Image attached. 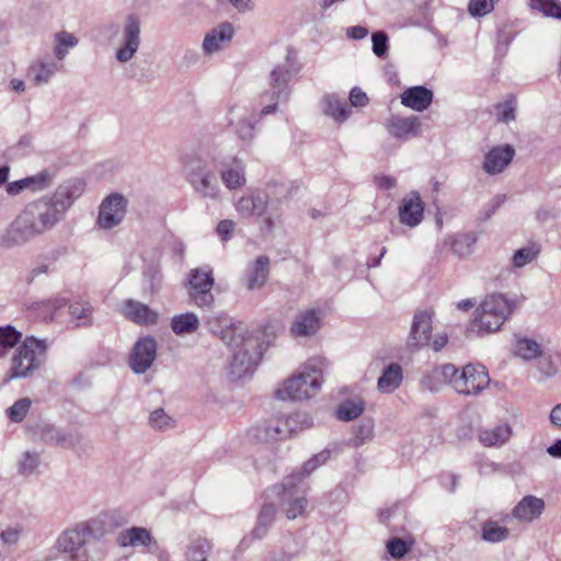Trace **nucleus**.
<instances>
[{
  "instance_id": "obj_1",
  "label": "nucleus",
  "mask_w": 561,
  "mask_h": 561,
  "mask_svg": "<svg viewBox=\"0 0 561 561\" xmlns=\"http://www.w3.org/2000/svg\"><path fill=\"white\" fill-rule=\"evenodd\" d=\"M84 186L82 180L69 179L59 184L53 195L27 204L1 237V244L4 248L20 247L53 230L82 195Z\"/></svg>"
},
{
  "instance_id": "obj_2",
  "label": "nucleus",
  "mask_w": 561,
  "mask_h": 561,
  "mask_svg": "<svg viewBox=\"0 0 561 561\" xmlns=\"http://www.w3.org/2000/svg\"><path fill=\"white\" fill-rule=\"evenodd\" d=\"M209 332L218 336L232 352L229 374L239 379L252 373L261 360V344L242 322H233L227 316L210 318L207 321Z\"/></svg>"
},
{
  "instance_id": "obj_3",
  "label": "nucleus",
  "mask_w": 561,
  "mask_h": 561,
  "mask_svg": "<svg viewBox=\"0 0 561 561\" xmlns=\"http://www.w3.org/2000/svg\"><path fill=\"white\" fill-rule=\"evenodd\" d=\"M325 367L327 360L323 357L318 356L308 359L297 375L288 378L277 389L276 397L279 400L291 401L308 400L314 397L321 388Z\"/></svg>"
},
{
  "instance_id": "obj_4",
  "label": "nucleus",
  "mask_w": 561,
  "mask_h": 561,
  "mask_svg": "<svg viewBox=\"0 0 561 561\" xmlns=\"http://www.w3.org/2000/svg\"><path fill=\"white\" fill-rule=\"evenodd\" d=\"M516 302L508 300L503 294H492L484 298L476 310L469 331L479 335L497 331L508 319Z\"/></svg>"
},
{
  "instance_id": "obj_5",
  "label": "nucleus",
  "mask_w": 561,
  "mask_h": 561,
  "mask_svg": "<svg viewBox=\"0 0 561 561\" xmlns=\"http://www.w3.org/2000/svg\"><path fill=\"white\" fill-rule=\"evenodd\" d=\"M46 351V340L26 336L12 357L8 380L25 378L37 370L44 363Z\"/></svg>"
},
{
  "instance_id": "obj_6",
  "label": "nucleus",
  "mask_w": 561,
  "mask_h": 561,
  "mask_svg": "<svg viewBox=\"0 0 561 561\" xmlns=\"http://www.w3.org/2000/svg\"><path fill=\"white\" fill-rule=\"evenodd\" d=\"M293 77L290 66L288 64L275 66L270 73V90L260 95V103L264 105L260 112L261 116L272 114L277 108L279 101H287L289 98V81Z\"/></svg>"
},
{
  "instance_id": "obj_7",
  "label": "nucleus",
  "mask_w": 561,
  "mask_h": 561,
  "mask_svg": "<svg viewBox=\"0 0 561 561\" xmlns=\"http://www.w3.org/2000/svg\"><path fill=\"white\" fill-rule=\"evenodd\" d=\"M187 181L195 193L204 198L218 199L220 188L216 174L207 169L206 162L192 158L185 163Z\"/></svg>"
},
{
  "instance_id": "obj_8",
  "label": "nucleus",
  "mask_w": 561,
  "mask_h": 561,
  "mask_svg": "<svg viewBox=\"0 0 561 561\" xmlns=\"http://www.w3.org/2000/svg\"><path fill=\"white\" fill-rule=\"evenodd\" d=\"M188 297L199 308H210L215 302L211 288L215 284L210 267L193 268L188 273Z\"/></svg>"
},
{
  "instance_id": "obj_9",
  "label": "nucleus",
  "mask_w": 561,
  "mask_h": 561,
  "mask_svg": "<svg viewBox=\"0 0 561 561\" xmlns=\"http://www.w3.org/2000/svg\"><path fill=\"white\" fill-rule=\"evenodd\" d=\"M296 485L295 474H290L284 479L280 485H273L265 492L266 497H270V494H275L279 499L288 519H295L302 515L307 506L306 496L297 494Z\"/></svg>"
},
{
  "instance_id": "obj_10",
  "label": "nucleus",
  "mask_w": 561,
  "mask_h": 561,
  "mask_svg": "<svg viewBox=\"0 0 561 561\" xmlns=\"http://www.w3.org/2000/svg\"><path fill=\"white\" fill-rule=\"evenodd\" d=\"M141 20L136 13H129L123 21V34L119 46L115 53L118 62L130 61L138 51L141 43Z\"/></svg>"
},
{
  "instance_id": "obj_11",
  "label": "nucleus",
  "mask_w": 561,
  "mask_h": 561,
  "mask_svg": "<svg viewBox=\"0 0 561 561\" xmlns=\"http://www.w3.org/2000/svg\"><path fill=\"white\" fill-rule=\"evenodd\" d=\"M461 378L456 381V392L463 396H478L490 385L489 373L483 365L468 364L461 369Z\"/></svg>"
},
{
  "instance_id": "obj_12",
  "label": "nucleus",
  "mask_w": 561,
  "mask_h": 561,
  "mask_svg": "<svg viewBox=\"0 0 561 561\" xmlns=\"http://www.w3.org/2000/svg\"><path fill=\"white\" fill-rule=\"evenodd\" d=\"M127 199L119 193L106 196L99 208L98 225L108 230L118 226L127 213Z\"/></svg>"
},
{
  "instance_id": "obj_13",
  "label": "nucleus",
  "mask_w": 561,
  "mask_h": 561,
  "mask_svg": "<svg viewBox=\"0 0 561 561\" xmlns=\"http://www.w3.org/2000/svg\"><path fill=\"white\" fill-rule=\"evenodd\" d=\"M433 313L427 310H419L414 313L410 332L407 340V346L415 352L425 346H430Z\"/></svg>"
},
{
  "instance_id": "obj_14",
  "label": "nucleus",
  "mask_w": 561,
  "mask_h": 561,
  "mask_svg": "<svg viewBox=\"0 0 561 561\" xmlns=\"http://www.w3.org/2000/svg\"><path fill=\"white\" fill-rule=\"evenodd\" d=\"M157 356V342L151 336L139 339L129 356V367L135 374L146 373Z\"/></svg>"
},
{
  "instance_id": "obj_15",
  "label": "nucleus",
  "mask_w": 561,
  "mask_h": 561,
  "mask_svg": "<svg viewBox=\"0 0 561 561\" xmlns=\"http://www.w3.org/2000/svg\"><path fill=\"white\" fill-rule=\"evenodd\" d=\"M461 371L453 364L434 367L421 379L423 389L438 391L444 385H449L456 391V381L461 378Z\"/></svg>"
},
{
  "instance_id": "obj_16",
  "label": "nucleus",
  "mask_w": 561,
  "mask_h": 561,
  "mask_svg": "<svg viewBox=\"0 0 561 561\" xmlns=\"http://www.w3.org/2000/svg\"><path fill=\"white\" fill-rule=\"evenodd\" d=\"M35 435L45 444L64 448H71L81 442L78 432H62L60 428L42 422L35 426Z\"/></svg>"
},
{
  "instance_id": "obj_17",
  "label": "nucleus",
  "mask_w": 561,
  "mask_h": 561,
  "mask_svg": "<svg viewBox=\"0 0 561 561\" xmlns=\"http://www.w3.org/2000/svg\"><path fill=\"white\" fill-rule=\"evenodd\" d=\"M399 221L409 228L417 227L424 218V203L417 191H411L398 208Z\"/></svg>"
},
{
  "instance_id": "obj_18",
  "label": "nucleus",
  "mask_w": 561,
  "mask_h": 561,
  "mask_svg": "<svg viewBox=\"0 0 561 561\" xmlns=\"http://www.w3.org/2000/svg\"><path fill=\"white\" fill-rule=\"evenodd\" d=\"M268 195L261 190L250 191L236 203V210L243 218L263 217L268 205Z\"/></svg>"
},
{
  "instance_id": "obj_19",
  "label": "nucleus",
  "mask_w": 561,
  "mask_h": 561,
  "mask_svg": "<svg viewBox=\"0 0 561 561\" xmlns=\"http://www.w3.org/2000/svg\"><path fill=\"white\" fill-rule=\"evenodd\" d=\"M270 257L259 255L248 263L241 282L248 290L261 289L267 282L270 275Z\"/></svg>"
},
{
  "instance_id": "obj_20",
  "label": "nucleus",
  "mask_w": 561,
  "mask_h": 561,
  "mask_svg": "<svg viewBox=\"0 0 561 561\" xmlns=\"http://www.w3.org/2000/svg\"><path fill=\"white\" fill-rule=\"evenodd\" d=\"M515 150L511 145L492 148L484 157L483 170L491 175L501 173L513 160Z\"/></svg>"
},
{
  "instance_id": "obj_21",
  "label": "nucleus",
  "mask_w": 561,
  "mask_h": 561,
  "mask_svg": "<svg viewBox=\"0 0 561 561\" xmlns=\"http://www.w3.org/2000/svg\"><path fill=\"white\" fill-rule=\"evenodd\" d=\"M421 125L417 116H393L389 119L387 129L394 138L408 140L421 135Z\"/></svg>"
},
{
  "instance_id": "obj_22",
  "label": "nucleus",
  "mask_w": 561,
  "mask_h": 561,
  "mask_svg": "<svg viewBox=\"0 0 561 561\" xmlns=\"http://www.w3.org/2000/svg\"><path fill=\"white\" fill-rule=\"evenodd\" d=\"M122 313L126 319L140 325H150L158 321L157 311L134 299H126L123 302Z\"/></svg>"
},
{
  "instance_id": "obj_23",
  "label": "nucleus",
  "mask_w": 561,
  "mask_h": 561,
  "mask_svg": "<svg viewBox=\"0 0 561 561\" xmlns=\"http://www.w3.org/2000/svg\"><path fill=\"white\" fill-rule=\"evenodd\" d=\"M234 34L232 24L226 22L213 28L206 34L203 41V51L206 55H213L220 51L225 44L231 42Z\"/></svg>"
},
{
  "instance_id": "obj_24",
  "label": "nucleus",
  "mask_w": 561,
  "mask_h": 561,
  "mask_svg": "<svg viewBox=\"0 0 561 561\" xmlns=\"http://www.w3.org/2000/svg\"><path fill=\"white\" fill-rule=\"evenodd\" d=\"M433 91L424 85H415L405 89L400 99L401 103L416 112H423L428 108L433 102Z\"/></svg>"
},
{
  "instance_id": "obj_25",
  "label": "nucleus",
  "mask_w": 561,
  "mask_h": 561,
  "mask_svg": "<svg viewBox=\"0 0 561 561\" xmlns=\"http://www.w3.org/2000/svg\"><path fill=\"white\" fill-rule=\"evenodd\" d=\"M545 510V502L535 495L524 496L513 508L512 515L519 522H531L538 518Z\"/></svg>"
},
{
  "instance_id": "obj_26",
  "label": "nucleus",
  "mask_w": 561,
  "mask_h": 561,
  "mask_svg": "<svg viewBox=\"0 0 561 561\" xmlns=\"http://www.w3.org/2000/svg\"><path fill=\"white\" fill-rule=\"evenodd\" d=\"M321 311L310 309L297 316L291 324V333L295 336H310L316 334L321 325Z\"/></svg>"
},
{
  "instance_id": "obj_27",
  "label": "nucleus",
  "mask_w": 561,
  "mask_h": 561,
  "mask_svg": "<svg viewBox=\"0 0 561 561\" xmlns=\"http://www.w3.org/2000/svg\"><path fill=\"white\" fill-rule=\"evenodd\" d=\"M59 65L57 61L49 59H36L27 69V78L35 85L47 84L51 78L58 72Z\"/></svg>"
},
{
  "instance_id": "obj_28",
  "label": "nucleus",
  "mask_w": 561,
  "mask_h": 561,
  "mask_svg": "<svg viewBox=\"0 0 561 561\" xmlns=\"http://www.w3.org/2000/svg\"><path fill=\"white\" fill-rule=\"evenodd\" d=\"M270 497L264 495V503L259 511L256 523L251 531V537L256 540L265 538L273 526L276 518V505L272 502H267Z\"/></svg>"
},
{
  "instance_id": "obj_29",
  "label": "nucleus",
  "mask_w": 561,
  "mask_h": 561,
  "mask_svg": "<svg viewBox=\"0 0 561 561\" xmlns=\"http://www.w3.org/2000/svg\"><path fill=\"white\" fill-rule=\"evenodd\" d=\"M512 434V427L506 423H502L494 427L481 428L478 433V438L485 447H501L510 440Z\"/></svg>"
},
{
  "instance_id": "obj_30",
  "label": "nucleus",
  "mask_w": 561,
  "mask_h": 561,
  "mask_svg": "<svg viewBox=\"0 0 561 561\" xmlns=\"http://www.w3.org/2000/svg\"><path fill=\"white\" fill-rule=\"evenodd\" d=\"M403 369L400 364L391 363L387 365L377 381V389L381 393H392L402 383Z\"/></svg>"
},
{
  "instance_id": "obj_31",
  "label": "nucleus",
  "mask_w": 561,
  "mask_h": 561,
  "mask_svg": "<svg viewBox=\"0 0 561 561\" xmlns=\"http://www.w3.org/2000/svg\"><path fill=\"white\" fill-rule=\"evenodd\" d=\"M85 528L68 529L58 537L56 547L59 551L69 553V556L81 552L85 542Z\"/></svg>"
},
{
  "instance_id": "obj_32",
  "label": "nucleus",
  "mask_w": 561,
  "mask_h": 561,
  "mask_svg": "<svg viewBox=\"0 0 561 561\" xmlns=\"http://www.w3.org/2000/svg\"><path fill=\"white\" fill-rule=\"evenodd\" d=\"M254 432L256 439L264 443L279 440L291 435V432H288V427L285 425V421L282 420H272L259 425L254 428Z\"/></svg>"
},
{
  "instance_id": "obj_33",
  "label": "nucleus",
  "mask_w": 561,
  "mask_h": 561,
  "mask_svg": "<svg viewBox=\"0 0 561 561\" xmlns=\"http://www.w3.org/2000/svg\"><path fill=\"white\" fill-rule=\"evenodd\" d=\"M220 178L228 190L242 187L247 182L243 162L238 158H233L231 167L220 170Z\"/></svg>"
},
{
  "instance_id": "obj_34",
  "label": "nucleus",
  "mask_w": 561,
  "mask_h": 561,
  "mask_svg": "<svg viewBox=\"0 0 561 561\" xmlns=\"http://www.w3.org/2000/svg\"><path fill=\"white\" fill-rule=\"evenodd\" d=\"M152 537L146 528L130 527L121 531L117 536V543L121 547L149 546Z\"/></svg>"
},
{
  "instance_id": "obj_35",
  "label": "nucleus",
  "mask_w": 561,
  "mask_h": 561,
  "mask_svg": "<svg viewBox=\"0 0 561 561\" xmlns=\"http://www.w3.org/2000/svg\"><path fill=\"white\" fill-rule=\"evenodd\" d=\"M199 320L193 312L176 314L171 319V329L176 335L192 334L197 331Z\"/></svg>"
},
{
  "instance_id": "obj_36",
  "label": "nucleus",
  "mask_w": 561,
  "mask_h": 561,
  "mask_svg": "<svg viewBox=\"0 0 561 561\" xmlns=\"http://www.w3.org/2000/svg\"><path fill=\"white\" fill-rule=\"evenodd\" d=\"M67 304V299L62 297H55L47 300H42L38 302H35L32 306V309L36 313V316L43 320L48 321L53 320L56 312L65 307Z\"/></svg>"
},
{
  "instance_id": "obj_37",
  "label": "nucleus",
  "mask_w": 561,
  "mask_h": 561,
  "mask_svg": "<svg viewBox=\"0 0 561 561\" xmlns=\"http://www.w3.org/2000/svg\"><path fill=\"white\" fill-rule=\"evenodd\" d=\"M510 536V529L501 526L497 522L486 519L481 525V538L490 543H499L505 541Z\"/></svg>"
},
{
  "instance_id": "obj_38",
  "label": "nucleus",
  "mask_w": 561,
  "mask_h": 561,
  "mask_svg": "<svg viewBox=\"0 0 561 561\" xmlns=\"http://www.w3.org/2000/svg\"><path fill=\"white\" fill-rule=\"evenodd\" d=\"M541 247L538 242H530L526 247L516 250L512 256L514 268H522L534 262L540 254Z\"/></svg>"
},
{
  "instance_id": "obj_39",
  "label": "nucleus",
  "mask_w": 561,
  "mask_h": 561,
  "mask_svg": "<svg viewBox=\"0 0 561 561\" xmlns=\"http://www.w3.org/2000/svg\"><path fill=\"white\" fill-rule=\"evenodd\" d=\"M374 421L371 419L362 420L356 426H354V435L348 440V446L359 447L374 437Z\"/></svg>"
},
{
  "instance_id": "obj_40",
  "label": "nucleus",
  "mask_w": 561,
  "mask_h": 561,
  "mask_svg": "<svg viewBox=\"0 0 561 561\" xmlns=\"http://www.w3.org/2000/svg\"><path fill=\"white\" fill-rule=\"evenodd\" d=\"M92 312L93 307L87 301H76L69 306L71 319L77 321L78 327L91 325Z\"/></svg>"
},
{
  "instance_id": "obj_41",
  "label": "nucleus",
  "mask_w": 561,
  "mask_h": 561,
  "mask_svg": "<svg viewBox=\"0 0 561 561\" xmlns=\"http://www.w3.org/2000/svg\"><path fill=\"white\" fill-rule=\"evenodd\" d=\"M324 113L336 121H345L351 113V107L347 103L336 99L333 95H327L324 98Z\"/></svg>"
},
{
  "instance_id": "obj_42",
  "label": "nucleus",
  "mask_w": 561,
  "mask_h": 561,
  "mask_svg": "<svg viewBox=\"0 0 561 561\" xmlns=\"http://www.w3.org/2000/svg\"><path fill=\"white\" fill-rule=\"evenodd\" d=\"M515 353L525 360H530L541 354V346L531 339L516 337Z\"/></svg>"
},
{
  "instance_id": "obj_43",
  "label": "nucleus",
  "mask_w": 561,
  "mask_h": 561,
  "mask_svg": "<svg viewBox=\"0 0 561 561\" xmlns=\"http://www.w3.org/2000/svg\"><path fill=\"white\" fill-rule=\"evenodd\" d=\"M365 410L363 400H347L336 410V417L344 422L357 419Z\"/></svg>"
},
{
  "instance_id": "obj_44",
  "label": "nucleus",
  "mask_w": 561,
  "mask_h": 561,
  "mask_svg": "<svg viewBox=\"0 0 561 561\" xmlns=\"http://www.w3.org/2000/svg\"><path fill=\"white\" fill-rule=\"evenodd\" d=\"M476 242L473 233L457 234L451 239V251L459 257L468 256L472 253Z\"/></svg>"
},
{
  "instance_id": "obj_45",
  "label": "nucleus",
  "mask_w": 561,
  "mask_h": 561,
  "mask_svg": "<svg viewBox=\"0 0 561 561\" xmlns=\"http://www.w3.org/2000/svg\"><path fill=\"white\" fill-rule=\"evenodd\" d=\"M55 43L54 54L58 60H62L68 54V49L77 46L78 38L73 34L62 31L55 35Z\"/></svg>"
},
{
  "instance_id": "obj_46",
  "label": "nucleus",
  "mask_w": 561,
  "mask_h": 561,
  "mask_svg": "<svg viewBox=\"0 0 561 561\" xmlns=\"http://www.w3.org/2000/svg\"><path fill=\"white\" fill-rule=\"evenodd\" d=\"M22 334L12 325L0 327V357L21 341Z\"/></svg>"
},
{
  "instance_id": "obj_47",
  "label": "nucleus",
  "mask_w": 561,
  "mask_h": 561,
  "mask_svg": "<svg viewBox=\"0 0 561 561\" xmlns=\"http://www.w3.org/2000/svg\"><path fill=\"white\" fill-rule=\"evenodd\" d=\"M261 115L251 114L250 116L241 118L236 127V134L243 142H251L254 138L255 124L259 122Z\"/></svg>"
},
{
  "instance_id": "obj_48",
  "label": "nucleus",
  "mask_w": 561,
  "mask_h": 561,
  "mask_svg": "<svg viewBox=\"0 0 561 561\" xmlns=\"http://www.w3.org/2000/svg\"><path fill=\"white\" fill-rule=\"evenodd\" d=\"M210 550V543L206 539H196L187 547V561H208L207 554Z\"/></svg>"
},
{
  "instance_id": "obj_49",
  "label": "nucleus",
  "mask_w": 561,
  "mask_h": 561,
  "mask_svg": "<svg viewBox=\"0 0 561 561\" xmlns=\"http://www.w3.org/2000/svg\"><path fill=\"white\" fill-rule=\"evenodd\" d=\"M530 5L545 16L561 20V2L559 0H530Z\"/></svg>"
},
{
  "instance_id": "obj_50",
  "label": "nucleus",
  "mask_w": 561,
  "mask_h": 561,
  "mask_svg": "<svg viewBox=\"0 0 561 561\" xmlns=\"http://www.w3.org/2000/svg\"><path fill=\"white\" fill-rule=\"evenodd\" d=\"M31 405L32 401L28 398L19 399L13 405L7 409L5 414L10 421L20 423L25 419Z\"/></svg>"
},
{
  "instance_id": "obj_51",
  "label": "nucleus",
  "mask_w": 561,
  "mask_h": 561,
  "mask_svg": "<svg viewBox=\"0 0 561 561\" xmlns=\"http://www.w3.org/2000/svg\"><path fill=\"white\" fill-rule=\"evenodd\" d=\"M285 425L288 427V432H291V434H295L299 431L311 427L312 426V417L307 413L297 412V413L289 415L285 420Z\"/></svg>"
},
{
  "instance_id": "obj_52",
  "label": "nucleus",
  "mask_w": 561,
  "mask_h": 561,
  "mask_svg": "<svg viewBox=\"0 0 561 561\" xmlns=\"http://www.w3.org/2000/svg\"><path fill=\"white\" fill-rule=\"evenodd\" d=\"M412 549V541L409 542L399 537H392L387 542V551L393 559L404 557Z\"/></svg>"
},
{
  "instance_id": "obj_53",
  "label": "nucleus",
  "mask_w": 561,
  "mask_h": 561,
  "mask_svg": "<svg viewBox=\"0 0 561 561\" xmlns=\"http://www.w3.org/2000/svg\"><path fill=\"white\" fill-rule=\"evenodd\" d=\"M173 420L169 416L163 409L159 408L152 411L149 415V424L152 428L164 431L173 427Z\"/></svg>"
},
{
  "instance_id": "obj_54",
  "label": "nucleus",
  "mask_w": 561,
  "mask_h": 561,
  "mask_svg": "<svg viewBox=\"0 0 561 561\" xmlns=\"http://www.w3.org/2000/svg\"><path fill=\"white\" fill-rule=\"evenodd\" d=\"M516 100L510 96L505 102L496 105V117L499 122L510 123L515 119Z\"/></svg>"
},
{
  "instance_id": "obj_55",
  "label": "nucleus",
  "mask_w": 561,
  "mask_h": 561,
  "mask_svg": "<svg viewBox=\"0 0 561 561\" xmlns=\"http://www.w3.org/2000/svg\"><path fill=\"white\" fill-rule=\"evenodd\" d=\"M25 181L28 190L37 192L47 188L53 182V176L47 170H44L35 175L26 176Z\"/></svg>"
},
{
  "instance_id": "obj_56",
  "label": "nucleus",
  "mask_w": 561,
  "mask_h": 561,
  "mask_svg": "<svg viewBox=\"0 0 561 561\" xmlns=\"http://www.w3.org/2000/svg\"><path fill=\"white\" fill-rule=\"evenodd\" d=\"M39 466V454L25 451L19 461V472L25 476L32 474Z\"/></svg>"
},
{
  "instance_id": "obj_57",
  "label": "nucleus",
  "mask_w": 561,
  "mask_h": 561,
  "mask_svg": "<svg viewBox=\"0 0 561 561\" xmlns=\"http://www.w3.org/2000/svg\"><path fill=\"white\" fill-rule=\"evenodd\" d=\"M494 8V0H470L468 11L474 18H481L490 13Z\"/></svg>"
},
{
  "instance_id": "obj_58",
  "label": "nucleus",
  "mask_w": 561,
  "mask_h": 561,
  "mask_svg": "<svg viewBox=\"0 0 561 561\" xmlns=\"http://www.w3.org/2000/svg\"><path fill=\"white\" fill-rule=\"evenodd\" d=\"M371 42L374 54L379 58L385 57L388 50V35L383 31L375 32Z\"/></svg>"
},
{
  "instance_id": "obj_59",
  "label": "nucleus",
  "mask_w": 561,
  "mask_h": 561,
  "mask_svg": "<svg viewBox=\"0 0 561 561\" xmlns=\"http://www.w3.org/2000/svg\"><path fill=\"white\" fill-rule=\"evenodd\" d=\"M145 279L151 294L158 293L160 290L162 283V273L160 268L150 266L145 272Z\"/></svg>"
},
{
  "instance_id": "obj_60",
  "label": "nucleus",
  "mask_w": 561,
  "mask_h": 561,
  "mask_svg": "<svg viewBox=\"0 0 561 561\" xmlns=\"http://www.w3.org/2000/svg\"><path fill=\"white\" fill-rule=\"evenodd\" d=\"M559 216L560 209L554 205H541L536 211V219L541 224L557 219Z\"/></svg>"
},
{
  "instance_id": "obj_61",
  "label": "nucleus",
  "mask_w": 561,
  "mask_h": 561,
  "mask_svg": "<svg viewBox=\"0 0 561 561\" xmlns=\"http://www.w3.org/2000/svg\"><path fill=\"white\" fill-rule=\"evenodd\" d=\"M234 226V222L228 219H224L218 222L216 230L222 241H228L231 239Z\"/></svg>"
},
{
  "instance_id": "obj_62",
  "label": "nucleus",
  "mask_w": 561,
  "mask_h": 561,
  "mask_svg": "<svg viewBox=\"0 0 561 561\" xmlns=\"http://www.w3.org/2000/svg\"><path fill=\"white\" fill-rule=\"evenodd\" d=\"M538 369L546 377H552L558 371V367L556 366L551 357H542L538 363Z\"/></svg>"
},
{
  "instance_id": "obj_63",
  "label": "nucleus",
  "mask_w": 561,
  "mask_h": 561,
  "mask_svg": "<svg viewBox=\"0 0 561 561\" xmlns=\"http://www.w3.org/2000/svg\"><path fill=\"white\" fill-rule=\"evenodd\" d=\"M319 466L314 462L313 458H310L306 461L302 468L298 471L293 472L295 474V483H299L305 477L309 476L313 470H316Z\"/></svg>"
},
{
  "instance_id": "obj_64",
  "label": "nucleus",
  "mask_w": 561,
  "mask_h": 561,
  "mask_svg": "<svg viewBox=\"0 0 561 561\" xmlns=\"http://www.w3.org/2000/svg\"><path fill=\"white\" fill-rule=\"evenodd\" d=\"M350 102L353 106H364L368 103V98L359 88H353L350 92Z\"/></svg>"
}]
</instances>
